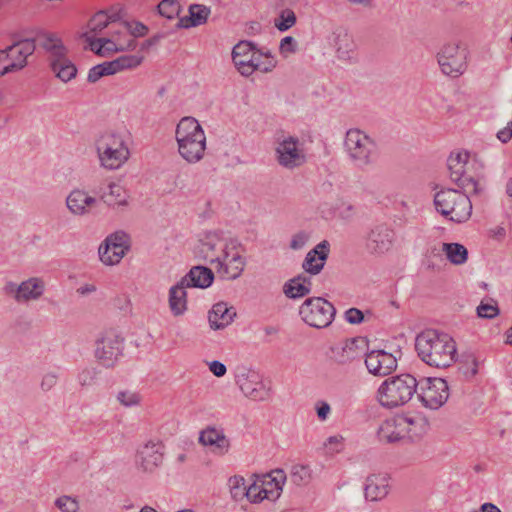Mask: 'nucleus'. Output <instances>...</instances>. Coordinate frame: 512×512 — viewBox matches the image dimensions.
Returning <instances> with one entry per match:
<instances>
[{
    "instance_id": "obj_12",
    "label": "nucleus",
    "mask_w": 512,
    "mask_h": 512,
    "mask_svg": "<svg viewBox=\"0 0 512 512\" xmlns=\"http://www.w3.org/2000/svg\"><path fill=\"white\" fill-rule=\"evenodd\" d=\"M416 396L430 409H438L448 399L449 387L442 378H424L420 380Z\"/></svg>"
},
{
    "instance_id": "obj_39",
    "label": "nucleus",
    "mask_w": 512,
    "mask_h": 512,
    "mask_svg": "<svg viewBox=\"0 0 512 512\" xmlns=\"http://www.w3.org/2000/svg\"><path fill=\"white\" fill-rule=\"evenodd\" d=\"M297 22L296 14L293 10L285 8L280 11L278 17L274 19V26L281 32H285L293 27Z\"/></svg>"
},
{
    "instance_id": "obj_14",
    "label": "nucleus",
    "mask_w": 512,
    "mask_h": 512,
    "mask_svg": "<svg viewBox=\"0 0 512 512\" xmlns=\"http://www.w3.org/2000/svg\"><path fill=\"white\" fill-rule=\"evenodd\" d=\"M129 249V235L122 230L116 231L107 236L99 246V258L105 265H115L121 261Z\"/></svg>"
},
{
    "instance_id": "obj_45",
    "label": "nucleus",
    "mask_w": 512,
    "mask_h": 512,
    "mask_svg": "<svg viewBox=\"0 0 512 512\" xmlns=\"http://www.w3.org/2000/svg\"><path fill=\"white\" fill-rule=\"evenodd\" d=\"M461 361L460 370L466 378H472L478 373V361L476 357L470 353L463 355Z\"/></svg>"
},
{
    "instance_id": "obj_53",
    "label": "nucleus",
    "mask_w": 512,
    "mask_h": 512,
    "mask_svg": "<svg viewBox=\"0 0 512 512\" xmlns=\"http://www.w3.org/2000/svg\"><path fill=\"white\" fill-rule=\"evenodd\" d=\"M272 475H269L268 479H266L268 485H274V491L280 493L282 490V486L285 483L286 475L282 469H276L272 471Z\"/></svg>"
},
{
    "instance_id": "obj_9",
    "label": "nucleus",
    "mask_w": 512,
    "mask_h": 512,
    "mask_svg": "<svg viewBox=\"0 0 512 512\" xmlns=\"http://www.w3.org/2000/svg\"><path fill=\"white\" fill-rule=\"evenodd\" d=\"M39 31L34 38H23L14 41L13 44L0 50V58L9 59V63L5 66L2 74L17 72L25 68L28 64V57L35 52L38 45Z\"/></svg>"
},
{
    "instance_id": "obj_27",
    "label": "nucleus",
    "mask_w": 512,
    "mask_h": 512,
    "mask_svg": "<svg viewBox=\"0 0 512 512\" xmlns=\"http://www.w3.org/2000/svg\"><path fill=\"white\" fill-rule=\"evenodd\" d=\"M389 493V478L386 475H371L367 477L364 488L365 498L370 501H379Z\"/></svg>"
},
{
    "instance_id": "obj_24",
    "label": "nucleus",
    "mask_w": 512,
    "mask_h": 512,
    "mask_svg": "<svg viewBox=\"0 0 512 512\" xmlns=\"http://www.w3.org/2000/svg\"><path fill=\"white\" fill-rule=\"evenodd\" d=\"M330 251V244L327 240L321 241L310 250L303 263L302 268L306 273L317 275L323 269Z\"/></svg>"
},
{
    "instance_id": "obj_11",
    "label": "nucleus",
    "mask_w": 512,
    "mask_h": 512,
    "mask_svg": "<svg viewBox=\"0 0 512 512\" xmlns=\"http://www.w3.org/2000/svg\"><path fill=\"white\" fill-rule=\"evenodd\" d=\"M122 351L123 338L114 331L104 332L95 342V358L105 368H113Z\"/></svg>"
},
{
    "instance_id": "obj_58",
    "label": "nucleus",
    "mask_w": 512,
    "mask_h": 512,
    "mask_svg": "<svg viewBox=\"0 0 512 512\" xmlns=\"http://www.w3.org/2000/svg\"><path fill=\"white\" fill-rule=\"evenodd\" d=\"M308 241V235L305 232H298L296 233L290 242V247L293 250H299L302 249L306 242Z\"/></svg>"
},
{
    "instance_id": "obj_61",
    "label": "nucleus",
    "mask_w": 512,
    "mask_h": 512,
    "mask_svg": "<svg viewBox=\"0 0 512 512\" xmlns=\"http://www.w3.org/2000/svg\"><path fill=\"white\" fill-rule=\"evenodd\" d=\"M267 484L266 479L261 481L260 483V492L259 496H262V500L269 499V500H275L280 496V493L277 491H274V489H267L265 487Z\"/></svg>"
},
{
    "instance_id": "obj_26",
    "label": "nucleus",
    "mask_w": 512,
    "mask_h": 512,
    "mask_svg": "<svg viewBox=\"0 0 512 512\" xmlns=\"http://www.w3.org/2000/svg\"><path fill=\"white\" fill-rule=\"evenodd\" d=\"M214 280L213 271L205 266H194L190 271L181 278V281L188 288L205 289L211 286Z\"/></svg>"
},
{
    "instance_id": "obj_52",
    "label": "nucleus",
    "mask_w": 512,
    "mask_h": 512,
    "mask_svg": "<svg viewBox=\"0 0 512 512\" xmlns=\"http://www.w3.org/2000/svg\"><path fill=\"white\" fill-rule=\"evenodd\" d=\"M116 398L125 407L138 405L141 401V397L138 393L129 390L118 392Z\"/></svg>"
},
{
    "instance_id": "obj_56",
    "label": "nucleus",
    "mask_w": 512,
    "mask_h": 512,
    "mask_svg": "<svg viewBox=\"0 0 512 512\" xmlns=\"http://www.w3.org/2000/svg\"><path fill=\"white\" fill-rule=\"evenodd\" d=\"M345 319L350 324H360L364 320V314L357 308H350L345 312Z\"/></svg>"
},
{
    "instance_id": "obj_57",
    "label": "nucleus",
    "mask_w": 512,
    "mask_h": 512,
    "mask_svg": "<svg viewBox=\"0 0 512 512\" xmlns=\"http://www.w3.org/2000/svg\"><path fill=\"white\" fill-rule=\"evenodd\" d=\"M343 437L339 435L330 436L324 445L331 453L340 452L342 450Z\"/></svg>"
},
{
    "instance_id": "obj_41",
    "label": "nucleus",
    "mask_w": 512,
    "mask_h": 512,
    "mask_svg": "<svg viewBox=\"0 0 512 512\" xmlns=\"http://www.w3.org/2000/svg\"><path fill=\"white\" fill-rule=\"evenodd\" d=\"M157 8L159 14L169 20L177 18L181 11V5L178 0H162Z\"/></svg>"
},
{
    "instance_id": "obj_19",
    "label": "nucleus",
    "mask_w": 512,
    "mask_h": 512,
    "mask_svg": "<svg viewBox=\"0 0 512 512\" xmlns=\"http://www.w3.org/2000/svg\"><path fill=\"white\" fill-rule=\"evenodd\" d=\"M365 365L370 374L384 377L396 370L397 359L384 350H372L366 354Z\"/></svg>"
},
{
    "instance_id": "obj_33",
    "label": "nucleus",
    "mask_w": 512,
    "mask_h": 512,
    "mask_svg": "<svg viewBox=\"0 0 512 512\" xmlns=\"http://www.w3.org/2000/svg\"><path fill=\"white\" fill-rule=\"evenodd\" d=\"M401 420L405 424L402 431L404 439L416 441L426 433L427 422L423 417L401 416Z\"/></svg>"
},
{
    "instance_id": "obj_51",
    "label": "nucleus",
    "mask_w": 512,
    "mask_h": 512,
    "mask_svg": "<svg viewBox=\"0 0 512 512\" xmlns=\"http://www.w3.org/2000/svg\"><path fill=\"white\" fill-rule=\"evenodd\" d=\"M143 59V56L140 55H122L116 58V61L119 63V70L123 71L138 67Z\"/></svg>"
},
{
    "instance_id": "obj_64",
    "label": "nucleus",
    "mask_w": 512,
    "mask_h": 512,
    "mask_svg": "<svg viewBox=\"0 0 512 512\" xmlns=\"http://www.w3.org/2000/svg\"><path fill=\"white\" fill-rule=\"evenodd\" d=\"M497 138L502 143H508L512 138V121L508 122L507 125L498 131Z\"/></svg>"
},
{
    "instance_id": "obj_15",
    "label": "nucleus",
    "mask_w": 512,
    "mask_h": 512,
    "mask_svg": "<svg viewBox=\"0 0 512 512\" xmlns=\"http://www.w3.org/2000/svg\"><path fill=\"white\" fill-rule=\"evenodd\" d=\"M240 244L236 240H231L230 245H226L223 250V257L217 263V273L222 279L235 280L241 276L246 266V259L239 253Z\"/></svg>"
},
{
    "instance_id": "obj_1",
    "label": "nucleus",
    "mask_w": 512,
    "mask_h": 512,
    "mask_svg": "<svg viewBox=\"0 0 512 512\" xmlns=\"http://www.w3.org/2000/svg\"><path fill=\"white\" fill-rule=\"evenodd\" d=\"M415 350L425 364L435 368H448L458 357L453 337L436 329H425L418 333Z\"/></svg>"
},
{
    "instance_id": "obj_60",
    "label": "nucleus",
    "mask_w": 512,
    "mask_h": 512,
    "mask_svg": "<svg viewBox=\"0 0 512 512\" xmlns=\"http://www.w3.org/2000/svg\"><path fill=\"white\" fill-rule=\"evenodd\" d=\"M297 49V42L291 36L284 37L280 42L281 53L289 52L294 53Z\"/></svg>"
},
{
    "instance_id": "obj_10",
    "label": "nucleus",
    "mask_w": 512,
    "mask_h": 512,
    "mask_svg": "<svg viewBox=\"0 0 512 512\" xmlns=\"http://www.w3.org/2000/svg\"><path fill=\"white\" fill-rule=\"evenodd\" d=\"M395 239V231L389 224L375 223L365 233V249L371 255H383L393 247Z\"/></svg>"
},
{
    "instance_id": "obj_48",
    "label": "nucleus",
    "mask_w": 512,
    "mask_h": 512,
    "mask_svg": "<svg viewBox=\"0 0 512 512\" xmlns=\"http://www.w3.org/2000/svg\"><path fill=\"white\" fill-rule=\"evenodd\" d=\"M491 303L482 301L477 307V315L480 318L493 319L499 314L497 303L491 299Z\"/></svg>"
},
{
    "instance_id": "obj_6",
    "label": "nucleus",
    "mask_w": 512,
    "mask_h": 512,
    "mask_svg": "<svg viewBox=\"0 0 512 512\" xmlns=\"http://www.w3.org/2000/svg\"><path fill=\"white\" fill-rule=\"evenodd\" d=\"M344 149L352 163L361 169L374 164L379 156L376 142L359 129L346 132Z\"/></svg>"
},
{
    "instance_id": "obj_47",
    "label": "nucleus",
    "mask_w": 512,
    "mask_h": 512,
    "mask_svg": "<svg viewBox=\"0 0 512 512\" xmlns=\"http://www.w3.org/2000/svg\"><path fill=\"white\" fill-rule=\"evenodd\" d=\"M54 504L62 512H78L79 510L78 500L68 495L58 497Z\"/></svg>"
},
{
    "instance_id": "obj_23",
    "label": "nucleus",
    "mask_w": 512,
    "mask_h": 512,
    "mask_svg": "<svg viewBox=\"0 0 512 512\" xmlns=\"http://www.w3.org/2000/svg\"><path fill=\"white\" fill-rule=\"evenodd\" d=\"M162 445L148 442L137 453L136 463L145 472H152L162 464Z\"/></svg>"
},
{
    "instance_id": "obj_16",
    "label": "nucleus",
    "mask_w": 512,
    "mask_h": 512,
    "mask_svg": "<svg viewBox=\"0 0 512 512\" xmlns=\"http://www.w3.org/2000/svg\"><path fill=\"white\" fill-rule=\"evenodd\" d=\"M236 383L245 396L252 400L264 401L270 396V388L256 371L245 367L238 368Z\"/></svg>"
},
{
    "instance_id": "obj_22",
    "label": "nucleus",
    "mask_w": 512,
    "mask_h": 512,
    "mask_svg": "<svg viewBox=\"0 0 512 512\" xmlns=\"http://www.w3.org/2000/svg\"><path fill=\"white\" fill-rule=\"evenodd\" d=\"M120 16L118 13L108 14L104 10H100L95 13L88 22V31L89 35L96 36L101 34L105 28H108V34L115 38L118 34H113V32L119 28Z\"/></svg>"
},
{
    "instance_id": "obj_29",
    "label": "nucleus",
    "mask_w": 512,
    "mask_h": 512,
    "mask_svg": "<svg viewBox=\"0 0 512 512\" xmlns=\"http://www.w3.org/2000/svg\"><path fill=\"white\" fill-rule=\"evenodd\" d=\"M235 315L233 307H228L227 303H216L208 314L210 327L214 330L223 329L232 322Z\"/></svg>"
},
{
    "instance_id": "obj_25",
    "label": "nucleus",
    "mask_w": 512,
    "mask_h": 512,
    "mask_svg": "<svg viewBox=\"0 0 512 512\" xmlns=\"http://www.w3.org/2000/svg\"><path fill=\"white\" fill-rule=\"evenodd\" d=\"M403 427L405 424L401 420V416L383 421L377 430L378 440L383 443H395L403 440Z\"/></svg>"
},
{
    "instance_id": "obj_63",
    "label": "nucleus",
    "mask_w": 512,
    "mask_h": 512,
    "mask_svg": "<svg viewBox=\"0 0 512 512\" xmlns=\"http://www.w3.org/2000/svg\"><path fill=\"white\" fill-rule=\"evenodd\" d=\"M331 412L330 405L325 401H320L316 404V413L320 421H325Z\"/></svg>"
},
{
    "instance_id": "obj_46",
    "label": "nucleus",
    "mask_w": 512,
    "mask_h": 512,
    "mask_svg": "<svg viewBox=\"0 0 512 512\" xmlns=\"http://www.w3.org/2000/svg\"><path fill=\"white\" fill-rule=\"evenodd\" d=\"M81 37L89 44L90 49L98 55L103 56V49L107 44H111L107 37L95 38L93 35H89V32L82 33Z\"/></svg>"
},
{
    "instance_id": "obj_40",
    "label": "nucleus",
    "mask_w": 512,
    "mask_h": 512,
    "mask_svg": "<svg viewBox=\"0 0 512 512\" xmlns=\"http://www.w3.org/2000/svg\"><path fill=\"white\" fill-rule=\"evenodd\" d=\"M453 182L458 186V190H463L462 193H473L477 195L481 192V188L477 180L467 173L457 176Z\"/></svg>"
},
{
    "instance_id": "obj_37",
    "label": "nucleus",
    "mask_w": 512,
    "mask_h": 512,
    "mask_svg": "<svg viewBox=\"0 0 512 512\" xmlns=\"http://www.w3.org/2000/svg\"><path fill=\"white\" fill-rule=\"evenodd\" d=\"M283 293L289 299H299L309 294V287L297 281V276L289 279L283 285Z\"/></svg>"
},
{
    "instance_id": "obj_49",
    "label": "nucleus",
    "mask_w": 512,
    "mask_h": 512,
    "mask_svg": "<svg viewBox=\"0 0 512 512\" xmlns=\"http://www.w3.org/2000/svg\"><path fill=\"white\" fill-rule=\"evenodd\" d=\"M230 491L233 499L241 500L245 496L246 485L245 479L241 476L230 478Z\"/></svg>"
},
{
    "instance_id": "obj_59",
    "label": "nucleus",
    "mask_w": 512,
    "mask_h": 512,
    "mask_svg": "<svg viewBox=\"0 0 512 512\" xmlns=\"http://www.w3.org/2000/svg\"><path fill=\"white\" fill-rule=\"evenodd\" d=\"M106 76L105 69H103L102 64H98L93 66L87 76V81L89 83H96L101 77Z\"/></svg>"
},
{
    "instance_id": "obj_62",
    "label": "nucleus",
    "mask_w": 512,
    "mask_h": 512,
    "mask_svg": "<svg viewBox=\"0 0 512 512\" xmlns=\"http://www.w3.org/2000/svg\"><path fill=\"white\" fill-rule=\"evenodd\" d=\"M57 375L55 373H47L43 376L41 381V389L43 391L51 390L57 383Z\"/></svg>"
},
{
    "instance_id": "obj_34",
    "label": "nucleus",
    "mask_w": 512,
    "mask_h": 512,
    "mask_svg": "<svg viewBox=\"0 0 512 512\" xmlns=\"http://www.w3.org/2000/svg\"><path fill=\"white\" fill-rule=\"evenodd\" d=\"M355 342V339L347 340L344 345L332 347L331 358L340 365L351 363L358 357Z\"/></svg>"
},
{
    "instance_id": "obj_43",
    "label": "nucleus",
    "mask_w": 512,
    "mask_h": 512,
    "mask_svg": "<svg viewBox=\"0 0 512 512\" xmlns=\"http://www.w3.org/2000/svg\"><path fill=\"white\" fill-rule=\"evenodd\" d=\"M290 479L295 485H305L309 483L311 479V470L305 465H294L291 468Z\"/></svg>"
},
{
    "instance_id": "obj_2",
    "label": "nucleus",
    "mask_w": 512,
    "mask_h": 512,
    "mask_svg": "<svg viewBox=\"0 0 512 512\" xmlns=\"http://www.w3.org/2000/svg\"><path fill=\"white\" fill-rule=\"evenodd\" d=\"M175 137L178 152L188 163H197L204 157L206 136L196 119L192 117L182 118L176 127Z\"/></svg>"
},
{
    "instance_id": "obj_28",
    "label": "nucleus",
    "mask_w": 512,
    "mask_h": 512,
    "mask_svg": "<svg viewBox=\"0 0 512 512\" xmlns=\"http://www.w3.org/2000/svg\"><path fill=\"white\" fill-rule=\"evenodd\" d=\"M199 441L205 446L213 447V451L221 455L225 454L229 447L230 441L222 430L214 427H207L200 433Z\"/></svg>"
},
{
    "instance_id": "obj_32",
    "label": "nucleus",
    "mask_w": 512,
    "mask_h": 512,
    "mask_svg": "<svg viewBox=\"0 0 512 512\" xmlns=\"http://www.w3.org/2000/svg\"><path fill=\"white\" fill-rule=\"evenodd\" d=\"M43 291V282L38 278H30L18 285L15 300L18 302L35 300L42 296Z\"/></svg>"
},
{
    "instance_id": "obj_17",
    "label": "nucleus",
    "mask_w": 512,
    "mask_h": 512,
    "mask_svg": "<svg viewBox=\"0 0 512 512\" xmlns=\"http://www.w3.org/2000/svg\"><path fill=\"white\" fill-rule=\"evenodd\" d=\"M226 245H230L221 237L219 232H207L199 240L195 249V255L198 259L210 264H216L223 257V250Z\"/></svg>"
},
{
    "instance_id": "obj_35",
    "label": "nucleus",
    "mask_w": 512,
    "mask_h": 512,
    "mask_svg": "<svg viewBox=\"0 0 512 512\" xmlns=\"http://www.w3.org/2000/svg\"><path fill=\"white\" fill-rule=\"evenodd\" d=\"M442 251L454 265H462L468 259V250L460 243H443Z\"/></svg>"
},
{
    "instance_id": "obj_13",
    "label": "nucleus",
    "mask_w": 512,
    "mask_h": 512,
    "mask_svg": "<svg viewBox=\"0 0 512 512\" xmlns=\"http://www.w3.org/2000/svg\"><path fill=\"white\" fill-rule=\"evenodd\" d=\"M467 53L458 44H446L437 54V61L443 74L459 77L467 67Z\"/></svg>"
},
{
    "instance_id": "obj_20",
    "label": "nucleus",
    "mask_w": 512,
    "mask_h": 512,
    "mask_svg": "<svg viewBox=\"0 0 512 512\" xmlns=\"http://www.w3.org/2000/svg\"><path fill=\"white\" fill-rule=\"evenodd\" d=\"M97 203L96 197L79 188L73 189L66 197L67 209L72 215L78 217L89 215Z\"/></svg>"
},
{
    "instance_id": "obj_54",
    "label": "nucleus",
    "mask_w": 512,
    "mask_h": 512,
    "mask_svg": "<svg viewBox=\"0 0 512 512\" xmlns=\"http://www.w3.org/2000/svg\"><path fill=\"white\" fill-rule=\"evenodd\" d=\"M108 41L111 44H107L106 47H104L103 52H117V51H125V50H133L136 47V41L135 39L131 38L126 46L123 45H117L114 38H108Z\"/></svg>"
},
{
    "instance_id": "obj_44",
    "label": "nucleus",
    "mask_w": 512,
    "mask_h": 512,
    "mask_svg": "<svg viewBox=\"0 0 512 512\" xmlns=\"http://www.w3.org/2000/svg\"><path fill=\"white\" fill-rule=\"evenodd\" d=\"M148 31V28L140 23L135 22L133 24H130L126 21H120L119 28H117L113 34H121L123 32H129L134 37H141L144 36Z\"/></svg>"
},
{
    "instance_id": "obj_4",
    "label": "nucleus",
    "mask_w": 512,
    "mask_h": 512,
    "mask_svg": "<svg viewBox=\"0 0 512 512\" xmlns=\"http://www.w3.org/2000/svg\"><path fill=\"white\" fill-rule=\"evenodd\" d=\"M38 45L49 54V67L58 79L68 82L76 77L77 68L67 57V48L55 33L41 32Z\"/></svg>"
},
{
    "instance_id": "obj_3",
    "label": "nucleus",
    "mask_w": 512,
    "mask_h": 512,
    "mask_svg": "<svg viewBox=\"0 0 512 512\" xmlns=\"http://www.w3.org/2000/svg\"><path fill=\"white\" fill-rule=\"evenodd\" d=\"M419 383L411 374H401L387 378L377 390L381 406L395 408L408 403L417 393Z\"/></svg>"
},
{
    "instance_id": "obj_55",
    "label": "nucleus",
    "mask_w": 512,
    "mask_h": 512,
    "mask_svg": "<svg viewBox=\"0 0 512 512\" xmlns=\"http://www.w3.org/2000/svg\"><path fill=\"white\" fill-rule=\"evenodd\" d=\"M260 492V483L254 482L248 487H246L245 490V497L251 502V503H259L262 501V496H259Z\"/></svg>"
},
{
    "instance_id": "obj_38",
    "label": "nucleus",
    "mask_w": 512,
    "mask_h": 512,
    "mask_svg": "<svg viewBox=\"0 0 512 512\" xmlns=\"http://www.w3.org/2000/svg\"><path fill=\"white\" fill-rule=\"evenodd\" d=\"M354 43L347 34L336 38L337 55L339 59L351 60L353 58Z\"/></svg>"
},
{
    "instance_id": "obj_8",
    "label": "nucleus",
    "mask_w": 512,
    "mask_h": 512,
    "mask_svg": "<svg viewBox=\"0 0 512 512\" xmlns=\"http://www.w3.org/2000/svg\"><path fill=\"white\" fill-rule=\"evenodd\" d=\"M299 315L309 326L322 329L331 325L336 308L323 297H310L300 306Z\"/></svg>"
},
{
    "instance_id": "obj_50",
    "label": "nucleus",
    "mask_w": 512,
    "mask_h": 512,
    "mask_svg": "<svg viewBox=\"0 0 512 512\" xmlns=\"http://www.w3.org/2000/svg\"><path fill=\"white\" fill-rule=\"evenodd\" d=\"M98 374H99V371L97 370V368L86 367L79 372V374L77 376L78 383L82 387L91 386L92 384L95 383V381L98 377Z\"/></svg>"
},
{
    "instance_id": "obj_7",
    "label": "nucleus",
    "mask_w": 512,
    "mask_h": 512,
    "mask_svg": "<svg viewBox=\"0 0 512 512\" xmlns=\"http://www.w3.org/2000/svg\"><path fill=\"white\" fill-rule=\"evenodd\" d=\"M96 150L102 167L108 170L120 168L130 157V150L123 135L107 132L96 142Z\"/></svg>"
},
{
    "instance_id": "obj_5",
    "label": "nucleus",
    "mask_w": 512,
    "mask_h": 512,
    "mask_svg": "<svg viewBox=\"0 0 512 512\" xmlns=\"http://www.w3.org/2000/svg\"><path fill=\"white\" fill-rule=\"evenodd\" d=\"M437 212L450 221L464 223L471 217L472 203L469 196L458 189H442L434 195Z\"/></svg>"
},
{
    "instance_id": "obj_36",
    "label": "nucleus",
    "mask_w": 512,
    "mask_h": 512,
    "mask_svg": "<svg viewBox=\"0 0 512 512\" xmlns=\"http://www.w3.org/2000/svg\"><path fill=\"white\" fill-rule=\"evenodd\" d=\"M469 159V153L467 151L459 152L455 156L451 155L448 158L447 165L450 170V179L454 181L457 176H461L466 173L465 165Z\"/></svg>"
},
{
    "instance_id": "obj_42",
    "label": "nucleus",
    "mask_w": 512,
    "mask_h": 512,
    "mask_svg": "<svg viewBox=\"0 0 512 512\" xmlns=\"http://www.w3.org/2000/svg\"><path fill=\"white\" fill-rule=\"evenodd\" d=\"M188 11L196 27L206 23L211 13V9L202 4H191Z\"/></svg>"
},
{
    "instance_id": "obj_31",
    "label": "nucleus",
    "mask_w": 512,
    "mask_h": 512,
    "mask_svg": "<svg viewBox=\"0 0 512 512\" xmlns=\"http://www.w3.org/2000/svg\"><path fill=\"white\" fill-rule=\"evenodd\" d=\"M188 287L181 280L169 290V308L174 316H180L187 310Z\"/></svg>"
},
{
    "instance_id": "obj_18",
    "label": "nucleus",
    "mask_w": 512,
    "mask_h": 512,
    "mask_svg": "<svg viewBox=\"0 0 512 512\" xmlns=\"http://www.w3.org/2000/svg\"><path fill=\"white\" fill-rule=\"evenodd\" d=\"M276 155L278 163L287 169L300 167L306 162V155L300 147L299 139L292 136L278 143Z\"/></svg>"
},
{
    "instance_id": "obj_21",
    "label": "nucleus",
    "mask_w": 512,
    "mask_h": 512,
    "mask_svg": "<svg viewBox=\"0 0 512 512\" xmlns=\"http://www.w3.org/2000/svg\"><path fill=\"white\" fill-rule=\"evenodd\" d=\"M256 50V45L250 41H240L232 49V60L238 72L245 77L255 72L252 51Z\"/></svg>"
},
{
    "instance_id": "obj_30",
    "label": "nucleus",
    "mask_w": 512,
    "mask_h": 512,
    "mask_svg": "<svg viewBox=\"0 0 512 512\" xmlns=\"http://www.w3.org/2000/svg\"><path fill=\"white\" fill-rule=\"evenodd\" d=\"M97 193L99 194L100 200L109 207L128 205L129 195L119 184L110 183L105 189L100 188Z\"/></svg>"
}]
</instances>
